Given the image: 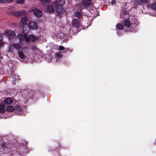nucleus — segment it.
I'll list each match as a JSON object with an SVG mask.
<instances>
[{"instance_id":"obj_10","label":"nucleus","mask_w":156,"mask_h":156,"mask_svg":"<svg viewBox=\"0 0 156 156\" xmlns=\"http://www.w3.org/2000/svg\"><path fill=\"white\" fill-rule=\"evenodd\" d=\"M14 110L16 114L18 115H21L23 113V110L21 108V106L19 105H17L15 107Z\"/></svg>"},{"instance_id":"obj_4","label":"nucleus","mask_w":156,"mask_h":156,"mask_svg":"<svg viewBox=\"0 0 156 156\" xmlns=\"http://www.w3.org/2000/svg\"><path fill=\"white\" fill-rule=\"evenodd\" d=\"M13 146V144L5 143L2 144L1 150H2V152L6 150L12 151V149H11V147Z\"/></svg>"},{"instance_id":"obj_29","label":"nucleus","mask_w":156,"mask_h":156,"mask_svg":"<svg viewBox=\"0 0 156 156\" xmlns=\"http://www.w3.org/2000/svg\"><path fill=\"white\" fill-rule=\"evenodd\" d=\"M141 3L142 5L143 4H146L148 0H141Z\"/></svg>"},{"instance_id":"obj_37","label":"nucleus","mask_w":156,"mask_h":156,"mask_svg":"<svg viewBox=\"0 0 156 156\" xmlns=\"http://www.w3.org/2000/svg\"><path fill=\"white\" fill-rule=\"evenodd\" d=\"M2 144H0V152H2V150H1Z\"/></svg>"},{"instance_id":"obj_15","label":"nucleus","mask_w":156,"mask_h":156,"mask_svg":"<svg viewBox=\"0 0 156 156\" xmlns=\"http://www.w3.org/2000/svg\"><path fill=\"white\" fill-rule=\"evenodd\" d=\"M12 46L18 51V52L22 49L19 44L14 43L12 44Z\"/></svg>"},{"instance_id":"obj_14","label":"nucleus","mask_w":156,"mask_h":156,"mask_svg":"<svg viewBox=\"0 0 156 156\" xmlns=\"http://www.w3.org/2000/svg\"><path fill=\"white\" fill-rule=\"evenodd\" d=\"M5 105L3 103L1 102L0 103V113L1 114H4L5 112Z\"/></svg>"},{"instance_id":"obj_1","label":"nucleus","mask_w":156,"mask_h":156,"mask_svg":"<svg viewBox=\"0 0 156 156\" xmlns=\"http://www.w3.org/2000/svg\"><path fill=\"white\" fill-rule=\"evenodd\" d=\"M25 28H23L22 30V32L24 34V35L21 34H19L18 35V38L20 41H23L24 40L27 41V39H28V36L27 35L28 33V31Z\"/></svg>"},{"instance_id":"obj_27","label":"nucleus","mask_w":156,"mask_h":156,"mask_svg":"<svg viewBox=\"0 0 156 156\" xmlns=\"http://www.w3.org/2000/svg\"><path fill=\"white\" fill-rule=\"evenodd\" d=\"M151 6L152 9L156 10V2H155L152 3Z\"/></svg>"},{"instance_id":"obj_26","label":"nucleus","mask_w":156,"mask_h":156,"mask_svg":"<svg viewBox=\"0 0 156 156\" xmlns=\"http://www.w3.org/2000/svg\"><path fill=\"white\" fill-rule=\"evenodd\" d=\"M34 93V91H33L30 90L29 92L27 93V96H28V98H33Z\"/></svg>"},{"instance_id":"obj_13","label":"nucleus","mask_w":156,"mask_h":156,"mask_svg":"<svg viewBox=\"0 0 156 156\" xmlns=\"http://www.w3.org/2000/svg\"><path fill=\"white\" fill-rule=\"evenodd\" d=\"M3 102L6 105H10L13 103V100L10 98H7L4 100Z\"/></svg>"},{"instance_id":"obj_34","label":"nucleus","mask_w":156,"mask_h":156,"mask_svg":"<svg viewBox=\"0 0 156 156\" xmlns=\"http://www.w3.org/2000/svg\"><path fill=\"white\" fill-rule=\"evenodd\" d=\"M14 0H6V2L8 3H10L13 2Z\"/></svg>"},{"instance_id":"obj_5","label":"nucleus","mask_w":156,"mask_h":156,"mask_svg":"<svg viewBox=\"0 0 156 156\" xmlns=\"http://www.w3.org/2000/svg\"><path fill=\"white\" fill-rule=\"evenodd\" d=\"M11 14L15 16H25L27 14V12L24 9L21 10L19 11L12 12Z\"/></svg>"},{"instance_id":"obj_17","label":"nucleus","mask_w":156,"mask_h":156,"mask_svg":"<svg viewBox=\"0 0 156 156\" xmlns=\"http://www.w3.org/2000/svg\"><path fill=\"white\" fill-rule=\"evenodd\" d=\"M5 33L9 36L10 37H13L15 34V33L13 31L10 30H8L5 31Z\"/></svg>"},{"instance_id":"obj_30","label":"nucleus","mask_w":156,"mask_h":156,"mask_svg":"<svg viewBox=\"0 0 156 156\" xmlns=\"http://www.w3.org/2000/svg\"><path fill=\"white\" fill-rule=\"evenodd\" d=\"M64 49H65L64 47L63 46H62L60 45L59 46V48L58 49L59 50H64Z\"/></svg>"},{"instance_id":"obj_6","label":"nucleus","mask_w":156,"mask_h":156,"mask_svg":"<svg viewBox=\"0 0 156 156\" xmlns=\"http://www.w3.org/2000/svg\"><path fill=\"white\" fill-rule=\"evenodd\" d=\"M56 6L53 2L50 5L47 6L46 7V11L48 12H53L55 11V9L56 10Z\"/></svg>"},{"instance_id":"obj_16","label":"nucleus","mask_w":156,"mask_h":156,"mask_svg":"<svg viewBox=\"0 0 156 156\" xmlns=\"http://www.w3.org/2000/svg\"><path fill=\"white\" fill-rule=\"evenodd\" d=\"M73 26L75 27H77L79 25L78 20L77 19H74L72 22Z\"/></svg>"},{"instance_id":"obj_28","label":"nucleus","mask_w":156,"mask_h":156,"mask_svg":"<svg viewBox=\"0 0 156 156\" xmlns=\"http://www.w3.org/2000/svg\"><path fill=\"white\" fill-rule=\"evenodd\" d=\"M16 2L17 3L19 4H23L24 3V0H17L16 1Z\"/></svg>"},{"instance_id":"obj_9","label":"nucleus","mask_w":156,"mask_h":156,"mask_svg":"<svg viewBox=\"0 0 156 156\" xmlns=\"http://www.w3.org/2000/svg\"><path fill=\"white\" fill-rule=\"evenodd\" d=\"M53 2L55 4L56 7H58V5L62 6L64 4L65 0H56Z\"/></svg>"},{"instance_id":"obj_38","label":"nucleus","mask_w":156,"mask_h":156,"mask_svg":"<svg viewBox=\"0 0 156 156\" xmlns=\"http://www.w3.org/2000/svg\"><path fill=\"white\" fill-rule=\"evenodd\" d=\"M67 49H69V51L68 52H72L73 51L72 50L69 49V48H68Z\"/></svg>"},{"instance_id":"obj_21","label":"nucleus","mask_w":156,"mask_h":156,"mask_svg":"<svg viewBox=\"0 0 156 156\" xmlns=\"http://www.w3.org/2000/svg\"><path fill=\"white\" fill-rule=\"evenodd\" d=\"M131 23L130 21L128 20L127 19L125 20L124 21V25L128 27H129L131 26Z\"/></svg>"},{"instance_id":"obj_39","label":"nucleus","mask_w":156,"mask_h":156,"mask_svg":"<svg viewBox=\"0 0 156 156\" xmlns=\"http://www.w3.org/2000/svg\"><path fill=\"white\" fill-rule=\"evenodd\" d=\"M112 4L114 3V2L113 1H112Z\"/></svg>"},{"instance_id":"obj_25","label":"nucleus","mask_w":156,"mask_h":156,"mask_svg":"<svg viewBox=\"0 0 156 156\" xmlns=\"http://www.w3.org/2000/svg\"><path fill=\"white\" fill-rule=\"evenodd\" d=\"M141 1V0H135L134 1V4L136 6L142 5Z\"/></svg>"},{"instance_id":"obj_7","label":"nucleus","mask_w":156,"mask_h":156,"mask_svg":"<svg viewBox=\"0 0 156 156\" xmlns=\"http://www.w3.org/2000/svg\"><path fill=\"white\" fill-rule=\"evenodd\" d=\"M27 25H28V27H29V29L31 30H33L35 29H37V23L34 21L30 22L28 24H27Z\"/></svg>"},{"instance_id":"obj_35","label":"nucleus","mask_w":156,"mask_h":156,"mask_svg":"<svg viewBox=\"0 0 156 156\" xmlns=\"http://www.w3.org/2000/svg\"><path fill=\"white\" fill-rule=\"evenodd\" d=\"M39 1L42 2H46L48 1V0H39Z\"/></svg>"},{"instance_id":"obj_8","label":"nucleus","mask_w":156,"mask_h":156,"mask_svg":"<svg viewBox=\"0 0 156 156\" xmlns=\"http://www.w3.org/2000/svg\"><path fill=\"white\" fill-rule=\"evenodd\" d=\"M27 20V19L26 17L24 16L21 18L20 22L23 25V28L25 27H26L27 26L28 27L27 23H26Z\"/></svg>"},{"instance_id":"obj_36","label":"nucleus","mask_w":156,"mask_h":156,"mask_svg":"<svg viewBox=\"0 0 156 156\" xmlns=\"http://www.w3.org/2000/svg\"><path fill=\"white\" fill-rule=\"evenodd\" d=\"M69 51V49H66L63 51V52L65 53H67Z\"/></svg>"},{"instance_id":"obj_20","label":"nucleus","mask_w":156,"mask_h":156,"mask_svg":"<svg viewBox=\"0 0 156 156\" xmlns=\"http://www.w3.org/2000/svg\"><path fill=\"white\" fill-rule=\"evenodd\" d=\"M6 110L9 112H12L14 110V108L11 106H8L6 107Z\"/></svg>"},{"instance_id":"obj_11","label":"nucleus","mask_w":156,"mask_h":156,"mask_svg":"<svg viewBox=\"0 0 156 156\" xmlns=\"http://www.w3.org/2000/svg\"><path fill=\"white\" fill-rule=\"evenodd\" d=\"M34 12L35 16L37 18L41 17L42 15V12L41 11L37 9H34Z\"/></svg>"},{"instance_id":"obj_31","label":"nucleus","mask_w":156,"mask_h":156,"mask_svg":"<svg viewBox=\"0 0 156 156\" xmlns=\"http://www.w3.org/2000/svg\"><path fill=\"white\" fill-rule=\"evenodd\" d=\"M55 56L56 58H61V55L58 53H56L55 54Z\"/></svg>"},{"instance_id":"obj_12","label":"nucleus","mask_w":156,"mask_h":156,"mask_svg":"<svg viewBox=\"0 0 156 156\" xmlns=\"http://www.w3.org/2000/svg\"><path fill=\"white\" fill-rule=\"evenodd\" d=\"M28 39H27V42H29L30 41L31 42H34L37 40V38L33 34H31L29 35L28 36Z\"/></svg>"},{"instance_id":"obj_2","label":"nucleus","mask_w":156,"mask_h":156,"mask_svg":"<svg viewBox=\"0 0 156 156\" xmlns=\"http://www.w3.org/2000/svg\"><path fill=\"white\" fill-rule=\"evenodd\" d=\"M56 11L57 13V16L60 18L65 15L66 13V11L62 7H56Z\"/></svg>"},{"instance_id":"obj_19","label":"nucleus","mask_w":156,"mask_h":156,"mask_svg":"<svg viewBox=\"0 0 156 156\" xmlns=\"http://www.w3.org/2000/svg\"><path fill=\"white\" fill-rule=\"evenodd\" d=\"M4 35V34L2 33L0 34V47L3 46L4 44V42L3 41V36Z\"/></svg>"},{"instance_id":"obj_23","label":"nucleus","mask_w":156,"mask_h":156,"mask_svg":"<svg viewBox=\"0 0 156 156\" xmlns=\"http://www.w3.org/2000/svg\"><path fill=\"white\" fill-rule=\"evenodd\" d=\"M40 95L41 94L38 91H35L34 92L33 97H34L36 98H38L39 97Z\"/></svg>"},{"instance_id":"obj_18","label":"nucleus","mask_w":156,"mask_h":156,"mask_svg":"<svg viewBox=\"0 0 156 156\" xmlns=\"http://www.w3.org/2000/svg\"><path fill=\"white\" fill-rule=\"evenodd\" d=\"M18 53L20 58L22 59L25 58V56L24 55L22 50L18 52Z\"/></svg>"},{"instance_id":"obj_22","label":"nucleus","mask_w":156,"mask_h":156,"mask_svg":"<svg viewBox=\"0 0 156 156\" xmlns=\"http://www.w3.org/2000/svg\"><path fill=\"white\" fill-rule=\"evenodd\" d=\"M124 25L121 24L119 23L116 25L117 30H122L124 29Z\"/></svg>"},{"instance_id":"obj_32","label":"nucleus","mask_w":156,"mask_h":156,"mask_svg":"<svg viewBox=\"0 0 156 156\" xmlns=\"http://www.w3.org/2000/svg\"><path fill=\"white\" fill-rule=\"evenodd\" d=\"M25 146H23V147H21L20 148H19V150L20 151V153H22V151H21V150L23 148H25Z\"/></svg>"},{"instance_id":"obj_33","label":"nucleus","mask_w":156,"mask_h":156,"mask_svg":"<svg viewBox=\"0 0 156 156\" xmlns=\"http://www.w3.org/2000/svg\"><path fill=\"white\" fill-rule=\"evenodd\" d=\"M6 0H0V3L2 4V3H6Z\"/></svg>"},{"instance_id":"obj_3","label":"nucleus","mask_w":156,"mask_h":156,"mask_svg":"<svg viewBox=\"0 0 156 156\" xmlns=\"http://www.w3.org/2000/svg\"><path fill=\"white\" fill-rule=\"evenodd\" d=\"M120 16L123 19H127L129 18V14L126 8L121 10Z\"/></svg>"},{"instance_id":"obj_24","label":"nucleus","mask_w":156,"mask_h":156,"mask_svg":"<svg viewBox=\"0 0 156 156\" xmlns=\"http://www.w3.org/2000/svg\"><path fill=\"white\" fill-rule=\"evenodd\" d=\"M75 17L79 19L81 17V14L79 11H77L75 12Z\"/></svg>"}]
</instances>
